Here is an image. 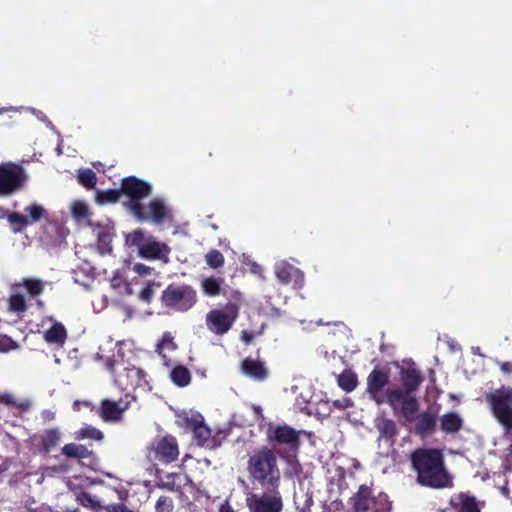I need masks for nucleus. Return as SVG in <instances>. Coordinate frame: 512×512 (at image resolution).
Masks as SVG:
<instances>
[{"label":"nucleus","instance_id":"40","mask_svg":"<svg viewBox=\"0 0 512 512\" xmlns=\"http://www.w3.org/2000/svg\"><path fill=\"white\" fill-rule=\"evenodd\" d=\"M155 509L157 512H171L173 509V501L167 496H161L158 498Z\"/></svg>","mask_w":512,"mask_h":512},{"label":"nucleus","instance_id":"55","mask_svg":"<svg viewBox=\"0 0 512 512\" xmlns=\"http://www.w3.org/2000/svg\"><path fill=\"white\" fill-rule=\"evenodd\" d=\"M12 110H16L14 107H9V108H0V114L6 112V111H12Z\"/></svg>","mask_w":512,"mask_h":512},{"label":"nucleus","instance_id":"57","mask_svg":"<svg viewBox=\"0 0 512 512\" xmlns=\"http://www.w3.org/2000/svg\"><path fill=\"white\" fill-rule=\"evenodd\" d=\"M6 214L7 213L2 208H0V218H4Z\"/></svg>","mask_w":512,"mask_h":512},{"label":"nucleus","instance_id":"16","mask_svg":"<svg viewBox=\"0 0 512 512\" xmlns=\"http://www.w3.org/2000/svg\"><path fill=\"white\" fill-rule=\"evenodd\" d=\"M154 458L165 464L171 463L178 458L179 450L176 440L173 437H163L153 445Z\"/></svg>","mask_w":512,"mask_h":512},{"label":"nucleus","instance_id":"47","mask_svg":"<svg viewBox=\"0 0 512 512\" xmlns=\"http://www.w3.org/2000/svg\"><path fill=\"white\" fill-rule=\"evenodd\" d=\"M0 402L5 403L7 405H15L16 401L13 397V395L9 393L0 394Z\"/></svg>","mask_w":512,"mask_h":512},{"label":"nucleus","instance_id":"42","mask_svg":"<svg viewBox=\"0 0 512 512\" xmlns=\"http://www.w3.org/2000/svg\"><path fill=\"white\" fill-rule=\"evenodd\" d=\"M339 385L346 391H352L356 387V379L351 375H341Z\"/></svg>","mask_w":512,"mask_h":512},{"label":"nucleus","instance_id":"58","mask_svg":"<svg viewBox=\"0 0 512 512\" xmlns=\"http://www.w3.org/2000/svg\"><path fill=\"white\" fill-rule=\"evenodd\" d=\"M103 358H104V356L102 354H100V353L96 354V359H103Z\"/></svg>","mask_w":512,"mask_h":512},{"label":"nucleus","instance_id":"21","mask_svg":"<svg viewBox=\"0 0 512 512\" xmlns=\"http://www.w3.org/2000/svg\"><path fill=\"white\" fill-rule=\"evenodd\" d=\"M241 368L245 375L258 381L264 380L268 374L267 368L263 362L250 358L242 362Z\"/></svg>","mask_w":512,"mask_h":512},{"label":"nucleus","instance_id":"44","mask_svg":"<svg viewBox=\"0 0 512 512\" xmlns=\"http://www.w3.org/2000/svg\"><path fill=\"white\" fill-rule=\"evenodd\" d=\"M154 295V285H147L141 292L140 298L145 302H150Z\"/></svg>","mask_w":512,"mask_h":512},{"label":"nucleus","instance_id":"49","mask_svg":"<svg viewBox=\"0 0 512 512\" xmlns=\"http://www.w3.org/2000/svg\"><path fill=\"white\" fill-rule=\"evenodd\" d=\"M251 271H252L254 274L258 275L259 277L263 278V275H262L263 268H262L259 264H257V263H253V264L251 265Z\"/></svg>","mask_w":512,"mask_h":512},{"label":"nucleus","instance_id":"27","mask_svg":"<svg viewBox=\"0 0 512 512\" xmlns=\"http://www.w3.org/2000/svg\"><path fill=\"white\" fill-rule=\"evenodd\" d=\"M62 454L70 458L85 459L90 457L91 451L84 445L69 443L63 446Z\"/></svg>","mask_w":512,"mask_h":512},{"label":"nucleus","instance_id":"17","mask_svg":"<svg viewBox=\"0 0 512 512\" xmlns=\"http://www.w3.org/2000/svg\"><path fill=\"white\" fill-rule=\"evenodd\" d=\"M274 272L277 279L284 284L294 283L295 285L302 286L304 275L296 267L290 265L286 261H279L275 264Z\"/></svg>","mask_w":512,"mask_h":512},{"label":"nucleus","instance_id":"64","mask_svg":"<svg viewBox=\"0 0 512 512\" xmlns=\"http://www.w3.org/2000/svg\"><path fill=\"white\" fill-rule=\"evenodd\" d=\"M373 512H382V511H373Z\"/></svg>","mask_w":512,"mask_h":512},{"label":"nucleus","instance_id":"24","mask_svg":"<svg viewBox=\"0 0 512 512\" xmlns=\"http://www.w3.org/2000/svg\"><path fill=\"white\" fill-rule=\"evenodd\" d=\"M70 211L73 219L81 225L90 223V211L88 205L83 201H73L70 205Z\"/></svg>","mask_w":512,"mask_h":512},{"label":"nucleus","instance_id":"52","mask_svg":"<svg viewBox=\"0 0 512 512\" xmlns=\"http://www.w3.org/2000/svg\"><path fill=\"white\" fill-rule=\"evenodd\" d=\"M241 339L244 342L249 343L253 339V335L250 332H248V331H242Z\"/></svg>","mask_w":512,"mask_h":512},{"label":"nucleus","instance_id":"7","mask_svg":"<svg viewBox=\"0 0 512 512\" xmlns=\"http://www.w3.org/2000/svg\"><path fill=\"white\" fill-rule=\"evenodd\" d=\"M163 305L174 311L185 312L191 309L196 301V291L188 285H169L162 293Z\"/></svg>","mask_w":512,"mask_h":512},{"label":"nucleus","instance_id":"2","mask_svg":"<svg viewBox=\"0 0 512 512\" xmlns=\"http://www.w3.org/2000/svg\"><path fill=\"white\" fill-rule=\"evenodd\" d=\"M122 190L129 198L128 208L138 220L160 223L170 217L168 207L159 198L153 199L148 205L141 203L151 194L150 184L131 176L123 179Z\"/></svg>","mask_w":512,"mask_h":512},{"label":"nucleus","instance_id":"25","mask_svg":"<svg viewBox=\"0 0 512 512\" xmlns=\"http://www.w3.org/2000/svg\"><path fill=\"white\" fill-rule=\"evenodd\" d=\"M44 339L51 344L62 345L66 340V330L60 323L53 324L44 332Z\"/></svg>","mask_w":512,"mask_h":512},{"label":"nucleus","instance_id":"39","mask_svg":"<svg viewBox=\"0 0 512 512\" xmlns=\"http://www.w3.org/2000/svg\"><path fill=\"white\" fill-rule=\"evenodd\" d=\"M176 348L173 342V337L170 333H164L161 342L157 346V352L165 359L166 356L162 353L164 349L174 350Z\"/></svg>","mask_w":512,"mask_h":512},{"label":"nucleus","instance_id":"9","mask_svg":"<svg viewBox=\"0 0 512 512\" xmlns=\"http://www.w3.org/2000/svg\"><path fill=\"white\" fill-rule=\"evenodd\" d=\"M400 380L402 383V387H399L402 389V393L404 395V399H412L415 402V407L413 411L409 414L406 413L403 408H397V413L402 415L407 421H413L414 416H416V413L418 412L419 405L417 399L413 396V393L418 389L422 382L421 375L418 370H416L414 367H407L402 368L400 371Z\"/></svg>","mask_w":512,"mask_h":512},{"label":"nucleus","instance_id":"18","mask_svg":"<svg viewBox=\"0 0 512 512\" xmlns=\"http://www.w3.org/2000/svg\"><path fill=\"white\" fill-rule=\"evenodd\" d=\"M61 436L62 433L58 428H51L35 435L33 441L41 452L49 453L58 445Z\"/></svg>","mask_w":512,"mask_h":512},{"label":"nucleus","instance_id":"59","mask_svg":"<svg viewBox=\"0 0 512 512\" xmlns=\"http://www.w3.org/2000/svg\"><path fill=\"white\" fill-rule=\"evenodd\" d=\"M105 301H106V298H105V297H103V298H102V302H103V303H102V305H101V309H102L103 307H105Z\"/></svg>","mask_w":512,"mask_h":512},{"label":"nucleus","instance_id":"19","mask_svg":"<svg viewBox=\"0 0 512 512\" xmlns=\"http://www.w3.org/2000/svg\"><path fill=\"white\" fill-rule=\"evenodd\" d=\"M188 425L193 430L195 437L198 439L199 444L204 445L210 438V429L204 425V419L201 414L190 412L186 416Z\"/></svg>","mask_w":512,"mask_h":512},{"label":"nucleus","instance_id":"37","mask_svg":"<svg viewBox=\"0 0 512 512\" xmlns=\"http://www.w3.org/2000/svg\"><path fill=\"white\" fill-rule=\"evenodd\" d=\"M206 263L209 267L216 269L224 264V256L218 250H210L205 256Z\"/></svg>","mask_w":512,"mask_h":512},{"label":"nucleus","instance_id":"14","mask_svg":"<svg viewBox=\"0 0 512 512\" xmlns=\"http://www.w3.org/2000/svg\"><path fill=\"white\" fill-rule=\"evenodd\" d=\"M303 431H297L283 424L271 427L268 430V438L278 445H285L290 451H297L300 446V435Z\"/></svg>","mask_w":512,"mask_h":512},{"label":"nucleus","instance_id":"62","mask_svg":"<svg viewBox=\"0 0 512 512\" xmlns=\"http://www.w3.org/2000/svg\"><path fill=\"white\" fill-rule=\"evenodd\" d=\"M79 404H80V403H79L78 401H76V402L74 403V406H75V407H77Z\"/></svg>","mask_w":512,"mask_h":512},{"label":"nucleus","instance_id":"11","mask_svg":"<svg viewBox=\"0 0 512 512\" xmlns=\"http://www.w3.org/2000/svg\"><path fill=\"white\" fill-rule=\"evenodd\" d=\"M27 179L24 169L8 162L0 165V195H9L21 189Z\"/></svg>","mask_w":512,"mask_h":512},{"label":"nucleus","instance_id":"29","mask_svg":"<svg viewBox=\"0 0 512 512\" xmlns=\"http://www.w3.org/2000/svg\"><path fill=\"white\" fill-rule=\"evenodd\" d=\"M171 380L179 387L187 386L191 380L190 371L182 366H176L170 373Z\"/></svg>","mask_w":512,"mask_h":512},{"label":"nucleus","instance_id":"26","mask_svg":"<svg viewBox=\"0 0 512 512\" xmlns=\"http://www.w3.org/2000/svg\"><path fill=\"white\" fill-rule=\"evenodd\" d=\"M20 284L11 286V295L9 297V310L16 313H23L26 310L25 298L19 293Z\"/></svg>","mask_w":512,"mask_h":512},{"label":"nucleus","instance_id":"51","mask_svg":"<svg viewBox=\"0 0 512 512\" xmlns=\"http://www.w3.org/2000/svg\"><path fill=\"white\" fill-rule=\"evenodd\" d=\"M500 369L504 373H512V363L511 362H503L500 365Z\"/></svg>","mask_w":512,"mask_h":512},{"label":"nucleus","instance_id":"5","mask_svg":"<svg viewBox=\"0 0 512 512\" xmlns=\"http://www.w3.org/2000/svg\"><path fill=\"white\" fill-rule=\"evenodd\" d=\"M126 243L137 249L138 255L147 260L169 262L171 249L144 230L137 229L126 236Z\"/></svg>","mask_w":512,"mask_h":512},{"label":"nucleus","instance_id":"38","mask_svg":"<svg viewBox=\"0 0 512 512\" xmlns=\"http://www.w3.org/2000/svg\"><path fill=\"white\" fill-rule=\"evenodd\" d=\"M78 501L84 507L98 509L101 507L100 501L96 496L91 495L90 493L83 492L78 496Z\"/></svg>","mask_w":512,"mask_h":512},{"label":"nucleus","instance_id":"34","mask_svg":"<svg viewBox=\"0 0 512 512\" xmlns=\"http://www.w3.org/2000/svg\"><path fill=\"white\" fill-rule=\"evenodd\" d=\"M32 296L40 295L44 290V282L35 278H26L20 284Z\"/></svg>","mask_w":512,"mask_h":512},{"label":"nucleus","instance_id":"15","mask_svg":"<svg viewBox=\"0 0 512 512\" xmlns=\"http://www.w3.org/2000/svg\"><path fill=\"white\" fill-rule=\"evenodd\" d=\"M128 395L125 396V399ZM129 401L120 399L119 401H112L104 399L98 408V414L105 422H119L122 419L123 413L128 409Z\"/></svg>","mask_w":512,"mask_h":512},{"label":"nucleus","instance_id":"28","mask_svg":"<svg viewBox=\"0 0 512 512\" xmlns=\"http://www.w3.org/2000/svg\"><path fill=\"white\" fill-rule=\"evenodd\" d=\"M223 283L224 281L221 278L208 277L202 280L201 287L204 294L208 296H217L221 293Z\"/></svg>","mask_w":512,"mask_h":512},{"label":"nucleus","instance_id":"53","mask_svg":"<svg viewBox=\"0 0 512 512\" xmlns=\"http://www.w3.org/2000/svg\"><path fill=\"white\" fill-rule=\"evenodd\" d=\"M163 487L167 488L170 491H176L178 490V487L175 485L174 482H165L163 484Z\"/></svg>","mask_w":512,"mask_h":512},{"label":"nucleus","instance_id":"54","mask_svg":"<svg viewBox=\"0 0 512 512\" xmlns=\"http://www.w3.org/2000/svg\"><path fill=\"white\" fill-rule=\"evenodd\" d=\"M56 471H59V469L55 468V467H48V468H45L44 474L52 475V473L56 472Z\"/></svg>","mask_w":512,"mask_h":512},{"label":"nucleus","instance_id":"33","mask_svg":"<svg viewBox=\"0 0 512 512\" xmlns=\"http://www.w3.org/2000/svg\"><path fill=\"white\" fill-rule=\"evenodd\" d=\"M77 179L78 182L87 189L94 188L97 182L96 174L91 169H80Z\"/></svg>","mask_w":512,"mask_h":512},{"label":"nucleus","instance_id":"10","mask_svg":"<svg viewBox=\"0 0 512 512\" xmlns=\"http://www.w3.org/2000/svg\"><path fill=\"white\" fill-rule=\"evenodd\" d=\"M269 492L261 494L249 493L246 497V504L249 512H281L283 501L277 489H269Z\"/></svg>","mask_w":512,"mask_h":512},{"label":"nucleus","instance_id":"45","mask_svg":"<svg viewBox=\"0 0 512 512\" xmlns=\"http://www.w3.org/2000/svg\"><path fill=\"white\" fill-rule=\"evenodd\" d=\"M29 111H31L40 121L45 122L47 126L51 129H53V125L50 121H48L45 114L39 110H36L34 108H28Z\"/></svg>","mask_w":512,"mask_h":512},{"label":"nucleus","instance_id":"12","mask_svg":"<svg viewBox=\"0 0 512 512\" xmlns=\"http://www.w3.org/2000/svg\"><path fill=\"white\" fill-rule=\"evenodd\" d=\"M238 315L237 307L229 304L224 310L215 309L206 316V325L208 329L217 335L227 333Z\"/></svg>","mask_w":512,"mask_h":512},{"label":"nucleus","instance_id":"23","mask_svg":"<svg viewBox=\"0 0 512 512\" xmlns=\"http://www.w3.org/2000/svg\"><path fill=\"white\" fill-rule=\"evenodd\" d=\"M415 429L419 434H430L434 431L436 425L435 415L429 412H424L415 417Z\"/></svg>","mask_w":512,"mask_h":512},{"label":"nucleus","instance_id":"56","mask_svg":"<svg viewBox=\"0 0 512 512\" xmlns=\"http://www.w3.org/2000/svg\"><path fill=\"white\" fill-rule=\"evenodd\" d=\"M56 152L58 155H61L62 154V148H61V143L58 144L57 148H56Z\"/></svg>","mask_w":512,"mask_h":512},{"label":"nucleus","instance_id":"8","mask_svg":"<svg viewBox=\"0 0 512 512\" xmlns=\"http://www.w3.org/2000/svg\"><path fill=\"white\" fill-rule=\"evenodd\" d=\"M351 503L356 512L368 510L385 511L390 510V503L386 494L375 495L370 486L360 485L358 491L351 497Z\"/></svg>","mask_w":512,"mask_h":512},{"label":"nucleus","instance_id":"50","mask_svg":"<svg viewBox=\"0 0 512 512\" xmlns=\"http://www.w3.org/2000/svg\"><path fill=\"white\" fill-rule=\"evenodd\" d=\"M42 418L46 421H51L55 418V413L51 410H44L42 412Z\"/></svg>","mask_w":512,"mask_h":512},{"label":"nucleus","instance_id":"30","mask_svg":"<svg viewBox=\"0 0 512 512\" xmlns=\"http://www.w3.org/2000/svg\"><path fill=\"white\" fill-rule=\"evenodd\" d=\"M74 438L76 440L91 439L100 441L103 439V433L91 425H84L79 430L75 431Z\"/></svg>","mask_w":512,"mask_h":512},{"label":"nucleus","instance_id":"20","mask_svg":"<svg viewBox=\"0 0 512 512\" xmlns=\"http://www.w3.org/2000/svg\"><path fill=\"white\" fill-rule=\"evenodd\" d=\"M376 427L380 434L379 441H384L385 445L387 446V450L384 452V455L388 456L389 451L393 446V437L397 432L396 424L390 419L382 418L378 420Z\"/></svg>","mask_w":512,"mask_h":512},{"label":"nucleus","instance_id":"1","mask_svg":"<svg viewBox=\"0 0 512 512\" xmlns=\"http://www.w3.org/2000/svg\"><path fill=\"white\" fill-rule=\"evenodd\" d=\"M410 461L419 485L432 489L453 486V476L446 468L444 455L439 449L418 448L411 453Z\"/></svg>","mask_w":512,"mask_h":512},{"label":"nucleus","instance_id":"61","mask_svg":"<svg viewBox=\"0 0 512 512\" xmlns=\"http://www.w3.org/2000/svg\"><path fill=\"white\" fill-rule=\"evenodd\" d=\"M106 359H107V364H108V366H109V367H111L112 365H111V363H110V358H109V357H106Z\"/></svg>","mask_w":512,"mask_h":512},{"label":"nucleus","instance_id":"41","mask_svg":"<svg viewBox=\"0 0 512 512\" xmlns=\"http://www.w3.org/2000/svg\"><path fill=\"white\" fill-rule=\"evenodd\" d=\"M287 463H288V468L285 472L286 476L294 477V476H298L301 473V471H302L301 465L299 464V462L296 459L288 458Z\"/></svg>","mask_w":512,"mask_h":512},{"label":"nucleus","instance_id":"13","mask_svg":"<svg viewBox=\"0 0 512 512\" xmlns=\"http://www.w3.org/2000/svg\"><path fill=\"white\" fill-rule=\"evenodd\" d=\"M114 382L122 390L136 389L146 383L143 371L134 366L120 365L113 370Z\"/></svg>","mask_w":512,"mask_h":512},{"label":"nucleus","instance_id":"31","mask_svg":"<svg viewBox=\"0 0 512 512\" xmlns=\"http://www.w3.org/2000/svg\"><path fill=\"white\" fill-rule=\"evenodd\" d=\"M456 500L459 502V512H480V507L475 497L468 493H461L457 496Z\"/></svg>","mask_w":512,"mask_h":512},{"label":"nucleus","instance_id":"4","mask_svg":"<svg viewBox=\"0 0 512 512\" xmlns=\"http://www.w3.org/2000/svg\"><path fill=\"white\" fill-rule=\"evenodd\" d=\"M248 471L253 481L263 488L277 489L280 483V471L275 453L267 448L256 451L248 460Z\"/></svg>","mask_w":512,"mask_h":512},{"label":"nucleus","instance_id":"60","mask_svg":"<svg viewBox=\"0 0 512 512\" xmlns=\"http://www.w3.org/2000/svg\"><path fill=\"white\" fill-rule=\"evenodd\" d=\"M54 362H55L56 364H60V359H59V358H57V357H55Z\"/></svg>","mask_w":512,"mask_h":512},{"label":"nucleus","instance_id":"3","mask_svg":"<svg viewBox=\"0 0 512 512\" xmlns=\"http://www.w3.org/2000/svg\"><path fill=\"white\" fill-rule=\"evenodd\" d=\"M389 376L386 372L373 369L367 377L366 392L371 400L376 404H388L393 412L397 413V408H403L406 413H411L415 407V402L412 399H404L402 389L399 387H390L384 392L383 389L387 386Z\"/></svg>","mask_w":512,"mask_h":512},{"label":"nucleus","instance_id":"63","mask_svg":"<svg viewBox=\"0 0 512 512\" xmlns=\"http://www.w3.org/2000/svg\"><path fill=\"white\" fill-rule=\"evenodd\" d=\"M43 477H44V476H42L41 478H39V480H38V482H39V483L43 480Z\"/></svg>","mask_w":512,"mask_h":512},{"label":"nucleus","instance_id":"43","mask_svg":"<svg viewBox=\"0 0 512 512\" xmlns=\"http://www.w3.org/2000/svg\"><path fill=\"white\" fill-rule=\"evenodd\" d=\"M132 270L139 276H149L154 271V269L152 267L142 264V263H135L132 266Z\"/></svg>","mask_w":512,"mask_h":512},{"label":"nucleus","instance_id":"36","mask_svg":"<svg viewBox=\"0 0 512 512\" xmlns=\"http://www.w3.org/2000/svg\"><path fill=\"white\" fill-rule=\"evenodd\" d=\"M8 222L14 226V232H21L27 225V217L17 212L7 214Z\"/></svg>","mask_w":512,"mask_h":512},{"label":"nucleus","instance_id":"35","mask_svg":"<svg viewBox=\"0 0 512 512\" xmlns=\"http://www.w3.org/2000/svg\"><path fill=\"white\" fill-rule=\"evenodd\" d=\"M122 194H123L122 188L97 192L96 200L100 204L114 203L120 199Z\"/></svg>","mask_w":512,"mask_h":512},{"label":"nucleus","instance_id":"22","mask_svg":"<svg viewBox=\"0 0 512 512\" xmlns=\"http://www.w3.org/2000/svg\"><path fill=\"white\" fill-rule=\"evenodd\" d=\"M440 428L445 433H456L463 425L462 417L456 412H449L440 417Z\"/></svg>","mask_w":512,"mask_h":512},{"label":"nucleus","instance_id":"48","mask_svg":"<svg viewBox=\"0 0 512 512\" xmlns=\"http://www.w3.org/2000/svg\"><path fill=\"white\" fill-rule=\"evenodd\" d=\"M219 512H234V510L229 504L228 500H225L223 503H221Z\"/></svg>","mask_w":512,"mask_h":512},{"label":"nucleus","instance_id":"32","mask_svg":"<svg viewBox=\"0 0 512 512\" xmlns=\"http://www.w3.org/2000/svg\"><path fill=\"white\" fill-rule=\"evenodd\" d=\"M24 211L25 217H27V225H32L40 221L46 215L44 207L36 203L27 206Z\"/></svg>","mask_w":512,"mask_h":512},{"label":"nucleus","instance_id":"6","mask_svg":"<svg viewBox=\"0 0 512 512\" xmlns=\"http://www.w3.org/2000/svg\"><path fill=\"white\" fill-rule=\"evenodd\" d=\"M494 418L508 432L512 430V387L502 386L486 395Z\"/></svg>","mask_w":512,"mask_h":512},{"label":"nucleus","instance_id":"46","mask_svg":"<svg viewBox=\"0 0 512 512\" xmlns=\"http://www.w3.org/2000/svg\"><path fill=\"white\" fill-rule=\"evenodd\" d=\"M108 512H134L123 504H112L107 507Z\"/></svg>","mask_w":512,"mask_h":512}]
</instances>
